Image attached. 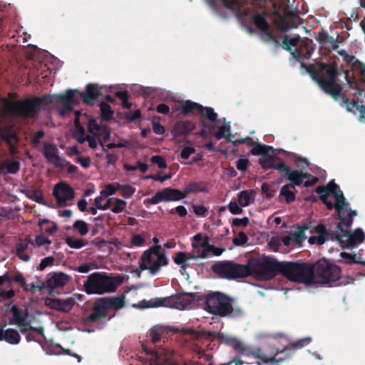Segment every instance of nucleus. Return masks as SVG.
Returning a JSON list of instances; mask_svg holds the SVG:
<instances>
[{"instance_id": "obj_14", "label": "nucleus", "mask_w": 365, "mask_h": 365, "mask_svg": "<svg viewBox=\"0 0 365 365\" xmlns=\"http://www.w3.org/2000/svg\"><path fill=\"white\" fill-rule=\"evenodd\" d=\"M220 2L225 8L232 11L238 21L245 26L247 32L250 34L255 33V30L252 26H246L244 24L246 17L251 16V11L248 8H245L244 4L239 0H213L212 5L215 7Z\"/></svg>"}, {"instance_id": "obj_54", "label": "nucleus", "mask_w": 365, "mask_h": 365, "mask_svg": "<svg viewBox=\"0 0 365 365\" xmlns=\"http://www.w3.org/2000/svg\"><path fill=\"white\" fill-rule=\"evenodd\" d=\"M248 241V237L247 235L244 232H240L238 233L237 237L233 239V244L236 246H243Z\"/></svg>"}, {"instance_id": "obj_31", "label": "nucleus", "mask_w": 365, "mask_h": 365, "mask_svg": "<svg viewBox=\"0 0 365 365\" xmlns=\"http://www.w3.org/2000/svg\"><path fill=\"white\" fill-rule=\"evenodd\" d=\"M203 182H191L187 184L182 191L184 197L188 195L195 192H207L208 190L206 187L202 186Z\"/></svg>"}, {"instance_id": "obj_36", "label": "nucleus", "mask_w": 365, "mask_h": 365, "mask_svg": "<svg viewBox=\"0 0 365 365\" xmlns=\"http://www.w3.org/2000/svg\"><path fill=\"white\" fill-rule=\"evenodd\" d=\"M315 232L317 234V244L319 245H323L327 240H329V232L327 230L325 225L319 224L315 227Z\"/></svg>"}, {"instance_id": "obj_23", "label": "nucleus", "mask_w": 365, "mask_h": 365, "mask_svg": "<svg viewBox=\"0 0 365 365\" xmlns=\"http://www.w3.org/2000/svg\"><path fill=\"white\" fill-rule=\"evenodd\" d=\"M43 155L48 162L53 163L56 168H63V163L66 162L58 155V150L55 144L45 143Z\"/></svg>"}, {"instance_id": "obj_61", "label": "nucleus", "mask_w": 365, "mask_h": 365, "mask_svg": "<svg viewBox=\"0 0 365 365\" xmlns=\"http://www.w3.org/2000/svg\"><path fill=\"white\" fill-rule=\"evenodd\" d=\"M339 53L344 57V60L348 63H359L360 65L361 62L354 56L347 54L344 50L339 51Z\"/></svg>"}, {"instance_id": "obj_49", "label": "nucleus", "mask_w": 365, "mask_h": 365, "mask_svg": "<svg viewBox=\"0 0 365 365\" xmlns=\"http://www.w3.org/2000/svg\"><path fill=\"white\" fill-rule=\"evenodd\" d=\"M95 137L98 138V141L101 140L103 142H106L110 137L109 128L106 125H102L101 130L95 134Z\"/></svg>"}, {"instance_id": "obj_1", "label": "nucleus", "mask_w": 365, "mask_h": 365, "mask_svg": "<svg viewBox=\"0 0 365 365\" xmlns=\"http://www.w3.org/2000/svg\"><path fill=\"white\" fill-rule=\"evenodd\" d=\"M195 302H203L205 309L207 312L220 317L237 318L244 314L241 306L236 304L232 297L220 292L206 295H199L195 292H181L166 297L143 299L139 302L138 307L141 309L164 307L183 310Z\"/></svg>"}, {"instance_id": "obj_27", "label": "nucleus", "mask_w": 365, "mask_h": 365, "mask_svg": "<svg viewBox=\"0 0 365 365\" xmlns=\"http://www.w3.org/2000/svg\"><path fill=\"white\" fill-rule=\"evenodd\" d=\"M0 341H5L9 344L17 345L20 343L21 336L17 330L14 329H4L0 327Z\"/></svg>"}, {"instance_id": "obj_2", "label": "nucleus", "mask_w": 365, "mask_h": 365, "mask_svg": "<svg viewBox=\"0 0 365 365\" xmlns=\"http://www.w3.org/2000/svg\"><path fill=\"white\" fill-rule=\"evenodd\" d=\"M299 36L289 38L284 35L282 46L300 63L301 67L305 69L325 93L336 98L341 92V87L336 82V78L340 74L337 63H317L307 65L304 61L311 57L314 48L308 43H299Z\"/></svg>"}, {"instance_id": "obj_50", "label": "nucleus", "mask_w": 365, "mask_h": 365, "mask_svg": "<svg viewBox=\"0 0 365 365\" xmlns=\"http://www.w3.org/2000/svg\"><path fill=\"white\" fill-rule=\"evenodd\" d=\"M120 195L125 198H130L135 192V188L129 185H118Z\"/></svg>"}, {"instance_id": "obj_9", "label": "nucleus", "mask_w": 365, "mask_h": 365, "mask_svg": "<svg viewBox=\"0 0 365 365\" xmlns=\"http://www.w3.org/2000/svg\"><path fill=\"white\" fill-rule=\"evenodd\" d=\"M307 262H282V274L291 282L313 284L314 270Z\"/></svg>"}, {"instance_id": "obj_21", "label": "nucleus", "mask_w": 365, "mask_h": 365, "mask_svg": "<svg viewBox=\"0 0 365 365\" xmlns=\"http://www.w3.org/2000/svg\"><path fill=\"white\" fill-rule=\"evenodd\" d=\"M259 164L264 170L274 168L280 173L289 170V167L284 164L281 158L269 155V153L264 157H261L259 159Z\"/></svg>"}, {"instance_id": "obj_41", "label": "nucleus", "mask_w": 365, "mask_h": 365, "mask_svg": "<svg viewBox=\"0 0 365 365\" xmlns=\"http://www.w3.org/2000/svg\"><path fill=\"white\" fill-rule=\"evenodd\" d=\"M99 106L102 120L108 121L113 118L114 112L107 103L101 102Z\"/></svg>"}, {"instance_id": "obj_13", "label": "nucleus", "mask_w": 365, "mask_h": 365, "mask_svg": "<svg viewBox=\"0 0 365 365\" xmlns=\"http://www.w3.org/2000/svg\"><path fill=\"white\" fill-rule=\"evenodd\" d=\"M182 332L185 334H189L196 339L201 338L217 339L221 343H224L228 346H232L234 349H236L240 340L238 339L227 335L220 332L206 331L204 329L196 330L191 328L182 329Z\"/></svg>"}, {"instance_id": "obj_47", "label": "nucleus", "mask_w": 365, "mask_h": 365, "mask_svg": "<svg viewBox=\"0 0 365 365\" xmlns=\"http://www.w3.org/2000/svg\"><path fill=\"white\" fill-rule=\"evenodd\" d=\"M20 163L19 161L15 160L9 163L3 164L1 166V169H6V172L9 174H16L20 170Z\"/></svg>"}, {"instance_id": "obj_18", "label": "nucleus", "mask_w": 365, "mask_h": 365, "mask_svg": "<svg viewBox=\"0 0 365 365\" xmlns=\"http://www.w3.org/2000/svg\"><path fill=\"white\" fill-rule=\"evenodd\" d=\"M195 128V124L190 120L177 121L171 129L173 140L181 142L180 138L185 139Z\"/></svg>"}, {"instance_id": "obj_40", "label": "nucleus", "mask_w": 365, "mask_h": 365, "mask_svg": "<svg viewBox=\"0 0 365 365\" xmlns=\"http://www.w3.org/2000/svg\"><path fill=\"white\" fill-rule=\"evenodd\" d=\"M65 242L68 247L73 249H81L88 244L87 240L68 236L66 237Z\"/></svg>"}, {"instance_id": "obj_62", "label": "nucleus", "mask_w": 365, "mask_h": 365, "mask_svg": "<svg viewBox=\"0 0 365 365\" xmlns=\"http://www.w3.org/2000/svg\"><path fill=\"white\" fill-rule=\"evenodd\" d=\"M145 240L140 235L137 234L133 236L130 240V243L133 246L142 247L144 245Z\"/></svg>"}, {"instance_id": "obj_44", "label": "nucleus", "mask_w": 365, "mask_h": 365, "mask_svg": "<svg viewBox=\"0 0 365 365\" xmlns=\"http://www.w3.org/2000/svg\"><path fill=\"white\" fill-rule=\"evenodd\" d=\"M73 229L78 232L81 236H85L88 233V225L82 220H76L73 224Z\"/></svg>"}, {"instance_id": "obj_32", "label": "nucleus", "mask_w": 365, "mask_h": 365, "mask_svg": "<svg viewBox=\"0 0 365 365\" xmlns=\"http://www.w3.org/2000/svg\"><path fill=\"white\" fill-rule=\"evenodd\" d=\"M283 173L287 175V179L290 181V183L287 185L291 186L292 188L294 189L296 186H299L303 182L300 171L291 170L289 168V171H284Z\"/></svg>"}, {"instance_id": "obj_64", "label": "nucleus", "mask_w": 365, "mask_h": 365, "mask_svg": "<svg viewBox=\"0 0 365 365\" xmlns=\"http://www.w3.org/2000/svg\"><path fill=\"white\" fill-rule=\"evenodd\" d=\"M249 224V218L245 217L243 218H234L232 222V227H247Z\"/></svg>"}, {"instance_id": "obj_60", "label": "nucleus", "mask_w": 365, "mask_h": 365, "mask_svg": "<svg viewBox=\"0 0 365 365\" xmlns=\"http://www.w3.org/2000/svg\"><path fill=\"white\" fill-rule=\"evenodd\" d=\"M55 259L53 257H46L41 259L39 266L38 269L42 271L45 269L48 266H52L54 264Z\"/></svg>"}, {"instance_id": "obj_45", "label": "nucleus", "mask_w": 365, "mask_h": 365, "mask_svg": "<svg viewBox=\"0 0 365 365\" xmlns=\"http://www.w3.org/2000/svg\"><path fill=\"white\" fill-rule=\"evenodd\" d=\"M290 188H292L291 186L286 184L283 185L280 190V195L284 197L287 204H290L296 200L295 194L289 190Z\"/></svg>"}, {"instance_id": "obj_19", "label": "nucleus", "mask_w": 365, "mask_h": 365, "mask_svg": "<svg viewBox=\"0 0 365 365\" xmlns=\"http://www.w3.org/2000/svg\"><path fill=\"white\" fill-rule=\"evenodd\" d=\"M192 247L194 252L197 253V257L205 259L209 257V250L212 245L210 244L208 236H203L202 233H197L192 237Z\"/></svg>"}, {"instance_id": "obj_55", "label": "nucleus", "mask_w": 365, "mask_h": 365, "mask_svg": "<svg viewBox=\"0 0 365 365\" xmlns=\"http://www.w3.org/2000/svg\"><path fill=\"white\" fill-rule=\"evenodd\" d=\"M308 226L304 225L302 227H299V230L297 231H295L292 233V237L294 240L299 241V240H304L307 238V236L305 235V230H308Z\"/></svg>"}, {"instance_id": "obj_3", "label": "nucleus", "mask_w": 365, "mask_h": 365, "mask_svg": "<svg viewBox=\"0 0 365 365\" xmlns=\"http://www.w3.org/2000/svg\"><path fill=\"white\" fill-rule=\"evenodd\" d=\"M79 91L69 89L64 94L43 95L34 96L24 100L9 101L6 108L8 113L26 118H34L42 106L61 103L67 111L73 110V106L80 103Z\"/></svg>"}, {"instance_id": "obj_20", "label": "nucleus", "mask_w": 365, "mask_h": 365, "mask_svg": "<svg viewBox=\"0 0 365 365\" xmlns=\"http://www.w3.org/2000/svg\"><path fill=\"white\" fill-rule=\"evenodd\" d=\"M178 332V329L174 327L155 325L148 332V336L150 338L153 344H156L161 339H166L170 337L172 333Z\"/></svg>"}, {"instance_id": "obj_24", "label": "nucleus", "mask_w": 365, "mask_h": 365, "mask_svg": "<svg viewBox=\"0 0 365 365\" xmlns=\"http://www.w3.org/2000/svg\"><path fill=\"white\" fill-rule=\"evenodd\" d=\"M45 304L52 309L58 312H68L72 309L74 305V300L71 297L65 299L46 298L45 299Z\"/></svg>"}, {"instance_id": "obj_30", "label": "nucleus", "mask_w": 365, "mask_h": 365, "mask_svg": "<svg viewBox=\"0 0 365 365\" xmlns=\"http://www.w3.org/2000/svg\"><path fill=\"white\" fill-rule=\"evenodd\" d=\"M319 43L323 46L328 45L329 50L336 51L339 48L338 41L334 38L331 36H330L327 33L321 32L319 33V37L317 38Z\"/></svg>"}, {"instance_id": "obj_57", "label": "nucleus", "mask_w": 365, "mask_h": 365, "mask_svg": "<svg viewBox=\"0 0 365 365\" xmlns=\"http://www.w3.org/2000/svg\"><path fill=\"white\" fill-rule=\"evenodd\" d=\"M155 257L152 255L151 250H145L142 254L140 259L147 263L149 266H151L155 260Z\"/></svg>"}, {"instance_id": "obj_43", "label": "nucleus", "mask_w": 365, "mask_h": 365, "mask_svg": "<svg viewBox=\"0 0 365 365\" xmlns=\"http://www.w3.org/2000/svg\"><path fill=\"white\" fill-rule=\"evenodd\" d=\"M199 114L208 120L215 123L217 119V114L214 111V109L211 107L202 106V110H200Z\"/></svg>"}, {"instance_id": "obj_39", "label": "nucleus", "mask_w": 365, "mask_h": 365, "mask_svg": "<svg viewBox=\"0 0 365 365\" xmlns=\"http://www.w3.org/2000/svg\"><path fill=\"white\" fill-rule=\"evenodd\" d=\"M51 354H56V355H60V354L69 355V356L76 358L78 359V362L81 361V356L80 355L72 352L71 350H70V349H66L63 348L59 344H54L53 349L51 351Z\"/></svg>"}, {"instance_id": "obj_22", "label": "nucleus", "mask_w": 365, "mask_h": 365, "mask_svg": "<svg viewBox=\"0 0 365 365\" xmlns=\"http://www.w3.org/2000/svg\"><path fill=\"white\" fill-rule=\"evenodd\" d=\"M102 87L96 83H88L83 92H79L80 98L88 105L93 106L102 94Z\"/></svg>"}, {"instance_id": "obj_6", "label": "nucleus", "mask_w": 365, "mask_h": 365, "mask_svg": "<svg viewBox=\"0 0 365 365\" xmlns=\"http://www.w3.org/2000/svg\"><path fill=\"white\" fill-rule=\"evenodd\" d=\"M249 269L250 276H254L259 280H269L278 274H282V262H278L273 257H265L262 261L250 259Z\"/></svg>"}, {"instance_id": "obj_37", "label": "nucleus", "mask_w": 365, "mask_h": 365, "mask_svg": "<svg viewBox=\"0 0 365 365\" xmlns=\"http://www.w3.org/2000/svg\"><path fill=\"white\" fill-rule=\"evenodd\" d=\"M253 190H242L238 194V202L242 207L248 206L253 200Z\"/></svg>"}, {"instance_id": "obj_29", "label": "nucleus", "mask_w": 365, "mask_h": 365, "mask_svg": "<svg viewBox=\"0 0 365 365\" xmlns=\"http://www.w3.org/2000/svg\"><path fill=\"white\" fill-rule=\"evenodd\" d=\"M10 312L12 314V317L9 319V324L11 325H19L28 317V312L25 311L22 313L16 305L11 306Z\"/></svg>"}, {"instance_id": "obj_8", "label": "nucleus", "mask_w": 365, "mask_h": 365, "mask_svg": "<svg viewBox=\"0 0 365 365\" xmlns=\"http://www.w3.org/2000/svg\"><path fill=\"white\" fill-rule=\"evenodd\" d=\"M356 210L349 209V210L344 214L341 218H337L339 220L336 226V230L342 233V237L345 238V247L349 249H352L359 244L362 243L365 240V234L361 228H357L354 232H351L350 229L353 223L352 217L356 216Z\"/></svg>"}, {"instance_id": "obj_25", "label": "nucleus", "mask_w": 365, "mask_h": 365, "mask_svg": "<svg viewBox=\"0 0 365 365\" xmlns=\"http://www.w3.org/2000/svg\"><path fill=\"white\" fill-rule=\"evenodd\" d=\"M68 282V277L63 272H55L46 280L48 293L52 294L54 289L62 287Z\"/></svg>"}, {"instance_id": "obj_35", "label": "nucleus", "mask_w": 365, "mask_h": 365, "mask_svg": "<svg viewBox=\"0 0 365 365\" xmlns=\"http://www.w3.org/2000/svg\"><path fill=\"white\" fill-rule=\"evenodd\" d=\"M214 135L217 140L225 138L227 141L232 142L231 137L232 135L230 133V125L229 123L219 127L218 130Z\"/></svg>"}, {"instance_id": "obj_48", "label": "nucleus", "mask_w": 365, "mask_h": 365, "mask_svg": "<svg viewBox=\"0 0 365 365\" xmlns=\"http://www.w3.org/2000/svg\"><path fill=\"white\" fill-rule=\"evenodd\" d=\"M292 155L294 158L295 165L297 168H299L301 170L300 171L307 170L309 166V162L308 159H307L306 158L300 157L296 154H293Z\"/></svg>"}, {"instance_id": "obj_42", "label": "nucleus", "mask_w": 365, "mask_h": 365, "mask_svg": "<svg viewBox=\"0 0 365 365\" xmlns=\"http://www.w3.org/2000/svg\"><path fill=\"white\" fill-rule=\"evenodd\" d=\"M252 21L257 28L262 31H266L269 29V24L265 18L259 14H255L252 16Z\"/></svg>"}, {"instance_id": "obj_59", "label": "nucleus", "mask_w": 365, "mask_h": 365, "mask_svg": "<svg viewBox=\"0 0 365 365\" xmlns=\"http://www.w3.org/2000/svg\"><path fill=\"white\" fill-rule=\"evenodd\" d=\"M102 125H100L97 123L96 120L94 118H91L88 120V130L93 135L101 130Z\"/></svg>"}, {"instance_id": "obj_12", "label": "nucleus", "mask_w": 365, "mask_h": 365, "mask_svg": "<svg viewBox=\"0 0 365 365\" xmlns=\"http://www.w3.org/2000/svg\"><path fill=\"white\" fill-rule=\"evenodd\" d=\"M142 349L146 355L151 356V360L157 365H187L186 363L180 364L178 362V354L173 349L167 347H158L155 350L149 349L145 344H142Z\"/></svg>"}, {"instance_id": "obj_17", "label": "nucleus", "mask_w": 365, "mask_h": 365, "mask_svg": "<svg viewBox=\"0 0 365 365\" xmlns=\"http://www.w3.org/2000/svg\"><path fill=\"white\" fill-rule=\"evenodd\" d=\"M53 195L59 207L66 205L68 200H71L75 197L74 190L68 184L59 182L54 186Z\"/></svg>"}, {"instance_id": "obj_33", "label": "nucleus", "mask_w": 365, "mask_h": 365, "mask_svg": "<svg viewBox=\"0 0 365 365\" xmlns=\"http://www.w3.org/2000/svg\"><path fill=\"white\" fill-rule=\"evenodd\" d=\"M155 258V260L150 268V273L151 274H155L162 266H166L169 262L168 257L163 253L157 255Z\"/></svg>"}, {"instance_id": "obj_28", "label": "nucleus", "mask_w": 365, "mask_h": 365, "mask_svg": "<svg viewBox=\"0 0 365 365\" xmlns=\"http://www.w3.org/2000/svg\"><path fill=\"white\" fill-rule=\"evenodd\" d=\"M202 106L190 100L185 101L181 106V113L185 116L195 115L197 112L199 114Z\"/></svg>"}, {"instance_id": "obj_58", "label": "nucleus", "mask_w": 365, "mask_h": 365, "mask_svg": "<svg viewBox=\"0 0 365 365\" xmlns=\"http://www.w3.org/2000/svg\"><path fill=\"white\" fill-rule=\"evenodd\" d=\"M34 242V246L41 247L44 245H51V240L48 237L43 236V235H40L36 237L35 240Z\"/></svg>"}, {"instance_id": "obj_15", "label": "nucleus", "mask_w": 365, "mask_h": 365, "mask_svg": "<svg viewBox=\"0 0 365 365\" xmlns=\"http://www.w3.org/2000/svg\"><path fill=\"white\" fill-rule=\"evenodd\" d=\"M324 186L327 187L329 195H333L335 197V210L337 212V218L344 220L342 217L344 214L349 210V203L346 201L343 192L339 189V185L335 183L334 180L329 181Z\"/></svg>"}, {"instance_id": "obj_10", "label": "nucleus", "mask_w": 365, "mask_h": 365, "mask_svg": "<svg viewBox=\"0 0 365 365\" xmlns=\"http://www.w3.org/2000/svg\"><path fill=\"white\" fill-rule=\"evenodd\" d=\"M313 267V284H329L336 282L341 274V269L325 259L317 260L312 264Z\"/></svg>"}, {"instance_id": "obj_5", "label": "nucleus", "mask_w": 365, "mask_h": 365, "mask_svg": "<svg viewBox=\"0 0 365 365\" xmlns=\"http://www.w3.org/2000/svg\"><path fill=\"white\" fill-rule=\"evenodd\" d=\"M123 281L120 275L110 276L105 272H93L88 276L83 287L88 294H103L116 291Z\"/></svg>"}, {"instance_id": "obj_53", "label": "nucleus", "mask_w": 365, "mask_h": 365, "mask_svg": "<svg viewBox=\"0 0 365 365\" xmlns=\"http://www.w3.org/2000/svg\"><path fill=\"white\" fill-rule=\"evenodd\" d=\"M115 205L112 207L111 210L114 213H120L124 211L125 207H126V202L123 200H121L120 198H115Z\"/></svg>"}, {"instance_id": "obj_38", "label": "nucleus", "mask_w": 365, "mask_h": 365, "mask_svg": "<svg viewBox=\"0 0 365 365\" xmlns=\"http://www.w3.org/2000/svg\"><path fill=\"white\" fill-rule=\"evenodd\" d=\"M22 192H24L29 199L34 200L38 204L45 205L43 193L41 190H23Z\"/></svg>"}, {"instance_id": "obj_26", "label": "nucleus", "mask_w": 365, "mask_h": 365, "mask_svg": "<svg viewBox=\"0 0 365 365\" xmlns=\"http://www.w3.org/2000/svg\"><path fill=\"white\" fill-rule=\"evenodd\" d=\"M339 76L336 78V83L341 87V92L339 93V96L334 98L331 96L335 101H337L339 98H341V106H345L346 109L348 112L351 113L353 114H356L360 109L361 106L359 105L356 101L352 100L350 101L349 98H346L344 97V93L342 92L343 88L341 83L339 82L338 79Z\"/></svg>"}, {"instance_id": "obj_52", "label": "nucleus", "mask_w": 365, "mask_h": 365, "mask_svg": "<svg viewBox=\"0 0 365 365\" xmlns=\"http://www.w3.org/2000/svg\"><path fill=\"white\" fill-rule=\"evenodd\" d=\"M118 185L119 183L106 185L105 189L101 191V195L106 197L114 195L119 190Z\"/></svg>"}, {"instance_id": "obj_56", "label": "nucleus", "mask_w": 365, "mask_h": 365, "mask_svg": "<svg viewBox=\"0 0 365 365\" xmlns=\"http://www.w3.org/2000/svg\"><path fill=\"white\" fill-rule=\"evenodd\" d=\"M150 161L155 163L160 169L167 168V163L165 159L161 155H153L150 158Z\"/></svg>"}, {"instance_id": "obj_63", "label": "nucleus", "mask_w": 365, "mask_h": 365, "mask_svg": "<svg viewBox=\"0 0 365 365\" xmlns=\"http://www.w3.org/2000/svg\"><path fill=\"white\" fill-rule=\"evenodd\" d=\"M192 208H193V212H195V214L198 216L205 217V216H206V215L208 212L207 207H206L205 206L202 205H193Z\"/></svg>"}, {"instance_id": "obj_7", "label": "nucleus", "mask_w": 365, "mask_h": 365, "mask_svg": "<svg viewBox=\"0 0 365 365\" xmlns=\"http://www.w3.org/2000/svg\"><path fill=\"white\" fill-rule=\"evenodd\" d=\"M125 306V297H104L97 299L93 305V312L83 319L85 324L95 323L107 316V309L119 310Z\"/></svg>"}, {"instance_id": "obj_34", "label": "nucleus", "mask_w": 365, "mask_h": 365, "mask_svg": "<svg viewBox=\"0 0 365 365\" xmlns=\"http://www.w3.org/2000/svg\"><path fill=\"white\" fill-rule=\"evenodd\" d=\"M273 152V147L265 144H261L259 143H257L250 150V153L252 155H260L262 157H264L269 154V153Z\"/></svg>"}, {"instance_id": "obj_16", "label": "nucleus", "mask_w": 365, "mask_h": 365, "mask_svg": "<svg viewBox=\"0 0 365 365\" xmlns=\"http://www.w3.org/2000/svg\"><path fill=\"white\" fill-rule=\"evenodd\" d=\"M184 198L182 191L175 188L165 187L158 191L153 197L145 199L144 204L156 205L160 202L178 201Z\"/></svg>"}, {"instance_id": "obj_4", "label": "nucleus", "mask_w": 365, "mask_h": 365, "mask_svg": "<svg viewBox=\"0 0 365 365\" xmlns=\"http://www.w3.org/2000/svg\"><path fill=\"white\" fill-rule=\"evenodd\" d=\"M235 350L238 351L242 356L247 358L252 357L256 360V363L258 365H261L262 364L283 361L284 359L277 357V355L287 352L289 351L290 349L286 346L280 349L271 344H268L264 347L254 348L240 341Z\"/></svg>"}, {"instance_id": "obj_46", "label": "nucleus", "mask_w": 365, "mask_h": 365, "mask_svg": "<svg viewBox=\"0 0 365 365\" xmlns=\"http://www.w3.org/2000/svg\"><path fill=\"white\" fill-rule=\"evenodd\" d=\"M187 256V255L186 252H178L175 257H173V261L176 264L180 266L182 269H186L188 266V262L186 259Z\"/></svg>"}, {"instance_id": "obj_51", "label": "nucleus", "mask_w": 365, "mask_h": 365, "mask_svg": "<svg viewBox=\"0 0 365 365\" xmlns=\"http://www.w3.org/2000/svg\"><path fill=\"white\" fill-rule=\"evenodd\" d=\"M29 245H34V242L28 239H20L16 245V254L24 252L29 247Z\"/></svg>"}, {"instance_id": "obj_11", "label": "nucleus", "mask_w": 365, "mask_h": 365, "mask_svg": "<svg viewBox=\"0 0 365 365\" xmlns=\"http://www.w3.org/2000/svg\"><path fill=\"white\" fill-rule=\"evenodd\" d=\"M212 271L220 278L235 279L250 276L249 262L247 264H240L232 261H221L212 264Z\"/></svg>"}]
</instances>
